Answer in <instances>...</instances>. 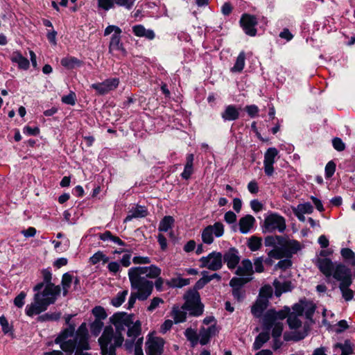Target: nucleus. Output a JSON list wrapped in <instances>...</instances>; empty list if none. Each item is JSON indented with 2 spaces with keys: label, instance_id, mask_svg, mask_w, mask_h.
Masks as SVG:
<instances>
[{
  "label": "nucleus",
  "instance_id": "obj_7",
  "mask_svg": "<svg viewBox=\"0 0 355 355\" xmlns=\"http://www.w3.org/2000/svg\"><path fill=\"white\" fill-rule=\"evenodd\" d=\"M331 277L339 282V284L353 283L355 278V269L352 270L344 263H336Z\"/></svg>",
  "mask_w": 355,
  "mask_h": 355
},
{
  "label": "nucleus",
  "instance_id": "obj_32",
  "mask_svg": "<svg viewBox=\"0 0 355 355\" xmlns=\"http://www.w3.org/2000/svg\"><path fill=\"white\" fill-rule=\"evenodd\" d=\"M251 280V278L240 277H234L230 281V286L232 289L243 288V286Z\"/></svg>",
  "mask_w": 355,
  "mask_h": 355
},
{
  "label": "nucleus",
  "instance_id": "obj_62",
  "mask_svg": "<svg viewBox=\"0 0 355 355\" xmlns=\"http://www.w3.org/2000/svg\"><path fill=\"white\" fill-rule=\"evenodd\" d=\"M104 257V254L103 252L101 251H98L96 252V253H94L90 258H89V262L92 264V265H96L97 264L98 262H100L101 261V259H103V258Z\"/></svg>",
  "mask_w": 355,
  "mask_h": 355
},
{
  "label": "nucleus",
  "instance_id": "obj_49",
  "mask_svg": "<svg viewBox=\"0 0 355 355\" xmlns=\"http://www.w3.org/2000/svg\"><path fill=\"white\" fill-rule=\"evenodd\" d=\"M268 257L276 259H280L283 257H286L284 250L283 248L275 247L274 249L270 250L268 253Z\"/></svg>",
  "mask_w": 355,
  "mask_h": 355
},
{
  "label": "nucleus",
  "instance_id": "obj_51",
  "mask_svg": "<svg viewBox=\"0 0 355 355\" xmlns=\"http://www.w3.org/2000/svg\"><path fill=\"white\" fill-rule=\"evenodd\" d=\"M211 227H212L213 234L216 237H221L224 234V225L221 222H216Z\"/></svg>",
  "mask_w": 355,
  "mask_h": 355
},
{
  "label": "nucleus",
  "instance_id": "obj_35",
  "mask_svg": "<svg viewBox=\"0 0 355 355\" xmlns=\"http://www.w3.org/2000/svg\"><path fill=\"white\" fill-rule=\"evenodd\" d=\"M247 245L251 251H257L262 245V239L253 235L248 239Z\"/></svg>",
  "mask_w": 355,
  "mask_h": 355
},
{
  "label": "nucleus",
  "instance_id": "obj_5",
  "mask_svg": "<svg viewBox=\"0 0 355 355\" xmlns=\"http://www.w3.org/2000/svg\"><path fill=\"white\" fill-rule=\"evenodd\" d=\"M62 288L52 282L46 283L43 293L34 294L33 301L28 304L24 311H46L51 304H53L60 295Z\"/></svg>",
  "mask_w": 355,
  "mask_h": 355
},
{
  "label": "nucleus",
  "instance_id": "obj_36",
  "mask_svg": "<svg viewBox=\"0 0 355 355\" xmlns=\"http://www.w3.org/2000/svg\"><path fill=\"white\" fill-rule=\"evenodd\" d=\"M213 230L211 225L205 227L202 232V241L205 244H211L214 242Z\"/></svg>",
  "mask_w": 355,
  "mask_h": 355
},
{
  "label": "nucleus",
  "instance_id": "obj_45",
  "mask_svg": "<svg viewBox=\"0 0 355 355\" xmlns=\"http://www.w3.org/2000/svg\"><path fill=\"white\" fill-rule=\"evenodd\" d=\"M26 293L21 291L13 300V304L17 309H22L25 304Z\"/></svg>",
  "mask_w": 355,
  "mask_h": 355
},
{
  "label": "nucleus",
  "instance_id": "obj_53",
  "mask_svg": "<svg viewBox=\"0 0 355 355\" xmlns=\"http://www.w3.org/2000/svg\"><path fill=\"white\" fill-rule=\"evenodd\" d=\"M198 338V341L200 342V343L202 345H205L209 341L211 336H209L208 333L205 331V327H202L200 330Z\"/></svg>",
  "mask_w": 355,
  "mask_h": 355
},
{
  "label": "nucleus",
  "instance_id": "obj_42",
  "mask_svg": "<svg viewBox=\"0 0 355 355\" xmlns=\"http://www.w3.org/2000/svg\"><path fill=\"white\" fill-rule=\"evenodd\" d=\"M335 348H339L341 349L342 353L349 355L352 354L353 349L349 340H347L344 343H338L334 345Z\"/></svg>",
  "mask_w": 355,
  "mask_h": 355
},
{
  "label": "nucleus",
  "instance_id": "obj_52",
  "mask_svg": "<svg viewBox=\"0 0 355 355\" xmlns=\"http://www.w3.org/2000/svg\"><path fill=\"white\" fill-rule=\"evenodd\" d=\"M137 299L140 301H144L143 298L139 297V294H137L136 292L132 291L128 299V304L125 305L126 309L129 310L132 309Z\"/></svg>",
  "mask_w": 355,
  "mask_h": 355
},
{
  "label": "nucleus",
  "instance_id": "obj_21",
  "mask_svg": "<svg viewBox=\"0 0 355 355\" xmlns=\"http://www.w3.org/2000/svg\"><path fill=\"white\" fill-rule=\"evenodd\" d=\"M10 60L13 63H17L19 69L28 70L30 67L29 60L23 56L19 51H13Z\"/></svg>",
  "mask_w": 355,
  "mask_h": 355
},
{
  "label": "nucleus",
  "instance_id": "obj_64",
  "mask_svg": "<svg viewBox=\"0 0 355 355\" xmlns=\"http://www.w3.org/2000/svg\"><path fill=\"white\" fill-rule=\"evenodd\" d=\"M135 264H148L151 262V259L148 257L135 256L132 259Z\"/></svg>",
  "mask_w": 355,
  "mask_h": 355
},
{
  "label": "nucleus",
  "instance_id": "obj_54",
  "mask_svg": "<svg viewBox=\"0 0 355 355\" xmlns=\"http://www.w3.org/2000/svg\"><path fill=\"white\" fill-rule=\"evenodd\" d=\"M23 133L27 136H37L40 133V130L37 126L32 128L26 125L23 128Z\"/></svg>",
  "mask_w": 355,
  "mask_h": 355
},
{
  "label": "nucleus",
  "instance_id": "obj_46",
  "mask_svg": "<svg viewBox=\"0 0 355 355\" xmlns=\"http://www.w3.org/2000/svg\"><path fill=\"white\" fill-rule=\"evenodd\" d=\"M103 327V322L101 320L96 319L94 322L91 324V333L94 336H97L101 333Z\"/></svg>",
  "mask_w": 355,
  "mask_h": 355
},
{
  "label": "nucleus",
  "instance_id": "obj_31",
  "mask_svg": "<svg viewBox=\"0 0 355 355\" xmlns=\"http://www.w3.org/2000/svg\"><path fill=\"white\" fill-rule=\"evenodd\" d=\"M245 53L243 51H242L239 53L238 57L236 58V62L234 66L231 68L230 71L233 73L241 72L245 67Z\"/></svg>",
  "mask_w": 355,
  "mask_h": 355
},
{
  "label": "nucleus",
  "instance_id": "obj_58",
  "mask_svg": "<svg viewBox=\"0 0 355 355\" xmlns=\"http://www.w3.org/2000/svg\"><path fill=\"white\" fill-rule=\"evenodd\" d=\"M232 295L238 302H243L245 298V291L243 288L232 289Z\"/></svg>",
  "mask_w": 355,
  "mask_h": 355
},
{
  "label": "nucleus",
  "instance_id": "obj_1",
  "mask_svg": "<svg viewBox=\"0 0 355 355\" xmlns=\"http://www.w3.org/2000/svg\"><path fill=\"white\" fill-rule=\"evenodd\" d=\"M110 320L115 327H106L98 339L102 355H116V348L121 346L124 339L123 332L127 329L128 338L125 343L126 349L134 350L135 355H144L141 336V323L135 320V315L127 312H116Z\"/></svg>",
  "mask_w": 355,
  "mask_h": 355
},
{
  "label": "nucleus",
  "instance_id": "obj_11",
  "mask_svg": "<svg viewBox=\"0 0 355 355\" xmlns=\"http://www.w3.org/2000/svg\"><path fill=\"white\" fill-rule=\"evenodd\" d=\"M119 83L118 78H107L101 83H93L90 85V87L96 91L97 95L103 96L116 89Z\"/></svg>",
  "mask_w": 355,
  "mask_h": 355
},
{
  "label": "nucleus",
  "instance_id": "obj_61",
  "mask_svg": "<svg viewBox=\"0 0 355 355\" xmlns=\"http://www.w3.org/2000/svg\"><path fill=\"white\" fill-rule=\"evenodd\" d=\"M207 284H208V282L206 280L205 277L204 276H202V278H200L196 282L193 287L190 289L193 291L198 292L199 290L205 287V286Z\"/></svg>",
  "mask_w": 355,
  "mask_h": 355
},
{
  "label": "nucleus",
  "instance_id": "obj_19",
  "mask_svg": "<svg viewBox=\"0 0 355 355\" xmlns=\"http://www.w3.org/2000/svg\"><path fill=\"white\" fill-rule=\"evenodd\" d=\"M129 0H98V6L99 8L109 10L114 6V3L119 6H125L130 9L132 4L128 3Z\"/></svg>",
  "mask_w": 355,
  "mask_h": 355
},
{
  "label": "nucleus",
  "instance_id": "obj_43",
  "mask_svg": "<svg viewBox=\"0 0 355 355\" xmlns=\"http://www.w3.org/2000/svg\"><path fill=\"white\" fill-rule=\"evenodd\" d=\"M336 164L334 160L327 162L324 168V176L326 179H330L334 174Z\"/></svg>",
  "mask_w": 355,
  "mask_h": 355
},
{
  "label": "nucleus",
  "instance_id": "obj_50",
  "mask_svg": "<svg viewBox=\"0 0 355 355\" xmlns=\"http://www.w3.org/2000/svg\"><path fill=\"white\" fill-rule=\"evenodd\" d=\"M272 295V289L270 286L265 285L260 289L259 297L269 300Z\"/></svg>",
  "mask_w": 355,
  "mask_h": 355
},
{
  "label": "nucleus",
  "instance_id": "obj_6",
  "mask_svg": "<svg viewBox=\"0 0 355 355\" xmlns=\"http://www.w3.org/2000/svg\"><path fill=\"white\" fill-rule=\"evenodd\" d=\"M261 227L262 232L264 234L272 233L276 230L280 233H283L286 228V219L278 213L270 211L268 215L265 217Z\"/></svg>",
  "mask_w": 355,
  "mask_h": 355
},
{
  "label": "nucleus",
  "instance_id": "obj_16",
  "mask_svg": "<svg viewBox=\"0 0 355 355\" xmlns=\"http://www.w3.org/2000/svg\"><path fill=\"white\" fill-rule=\"evenodd\" d=\"M273 286L275 288V295L279 297L284 293L291 292L294 288V285L289 280L281 282L277 279L273 282Z\"/></svg>",
  "mask_w": 355,
  "mask_h": 355
},
{
  "label": "nucleus",
  "instance_id": "obj_38",
  "mask_svg": "<svg viewBox=\"0 0 355 355\" xmlns=\"http://www.w3.org/2000/svg\"><path fill=\"white\" fill-rule=\"evenodd\" d=\"M328 328L336 333H341L344 331L349 327L348 323L345 320H341L338 322L336 324L331 325L329 323L328 324Z\"/></svg>",
  "mask_w": 355,
  "mask_h": 355
},
{
  "label": "nucleus",
  "instance_id": "obj_28",
  "mask_svg": "<svg viewBox=\"0 0 355 355\" xmlns=\"http://www.w3.org/2000/svg\"><path fill=\"white\" fill-rule=\"evenodd\" d=\"M340 255L345 263L355 267V253L348 248H343L340 250Z\"/></svg>",
  "mask_w": 355,
  "mask_h": 355
},
{
  "label": "nucleus",
  "instance_id": "obj_15",
  "mask_svg": "<svg viewBox=\"0 0 355 355\" xmlns=\"http://www.w3.org/2000/svg\"><path fill=\"white\" fill-rule=\"evenodd\" d=\"M256 223L254 217L250 214H247L239 219V231L241 234H248Z\"/></svg>",
  "mask_w": 355,
  "mask_h": 355
},
{
  "label": "nucleus",
  "instance_id": "obj_40",
  "mask_svg": "<svg viewBox=\"0 0 355 355\" xmlns=\"http://www.w3.org/2000/svg\"><path fill=\"white\" fill-rule=\"evenodd\" d=\"M278 150L275 147L267 149L264 154V162L275 163V157L278 155Z\"/></svg>",
  "mask_w": 355,
  "mask_h": 355
},
{
  "label": "nucleus",
  "instance_id": "obj_41",
  "mask_svg": "<svg viewBox=\"0 0 355 355\" xmlns=\"http://www.w3.org/2000/svg\"><path fill=\"white\" fill-rule=\"evenodd\" d=\"M184 335L187 340L191 342V344L193 347L198 344L199 338L198 334L195 330L191 328H188L186 329Z\"/></svg>",
  "mask_w": 355,
  "mask_h": 355
},
{
  "label": "nucleus",
  "instance_id": "obj_44",
  "mask_svg": "<svg viewBox=\"0 0 355 355\" xmlns=\"http://www.w3.org/2000/svg\"><path fill=\"white\" fill-rule=\"evenodd\" d=\"M148 215V211L145 206L137 205L132 211L135 218H144Z\"/></svg>",
  "mask_w": 355,
  "mask_h": 355
},
{
  "label": "nucleus",
  "instance_id": "obj_17",
  "mask_svg": "<svg viewBox=\"0 0 355 355\" xmlns=\"http://www.w3.org/2000/svg\"><path fill=\"white\" fill-rule=\"evenodd\" d=\"M303 312H285V318H287V322L291 329H297L302 326L301 318Z\"/></svg>",
  "mask_w": 355,
  "mask_h": 355
},
{
  "label": "nucleus",
  "instance_id": "obj_29",
  "mask_svg": "<svg viewBox=\"0 0 355 355\" xmlns=\"http://www.w3.org/2000/svg\"><path fill=\"white\" fill-rule=\"evenodd\" d=\"M214 253L212 255V261L209 262V270L216 271L220 270L223 266V254L221 252H213Z\"/></svg>",
  "mask_w": 355,
  "mask_h": 355
},
{
  "label": "nucleus",
  "instance_id": "obj_18",
  "mask_svg": "<svg viewBox=\"0 0 355 355\" xmlns=\"http://www.w3.org/2000/svg\"><path fill=\"white\" fill-rule=\"evenodd\" d=\"M60 64L67 70H73L82 67L84 62L74 56L68 55L61 59Z\"/></svg>",
  "mask_w": 355,
  "mask_h": 355
},
{
  "label": "nucleus",
  "instance_id": "obj_4",
  "mask_svg": "<svg viewBox=\"0 0 355 355\" xmlns=\"http://www.w3.org/2000/svg\"><path fill=\"white\" fill-rule=\"evenodd\" d=\"M256 318L261 319L264 331L260 333L255 338L253 348L259 349L270 338L269 331L272 329V336L276 341L281 336L283 331V321L285 318V312H253Z\"/></svg>",
  "mask_w": 355,
  "mask_h": 355
},
{
  "label": "nucleus",
  "instance_id": "obj_8",
  "mask_svg": "<svg viewBox=\"0 0 355 355\" xmlns=\"http://www.w3.org/2000/svg\"><path fill=\"white\" fill-rule=\"evenodd\" d=\"M184 303L182 306V311H203L204 304L201 302L199 292L189 289L184 295Z\"/></svg>",
  "mask_w": 355,
  "mask_h": 355
},
{
  "label": "nucleus",
  "instance_id": "obj_20",
  "mask_svg": "<svg viewBox=\"0 0 355 355\" xmlns=\"http://www.w3.org/2000/svg\"><path fill=\"white\" fill-rule=\"evenodd\" d=\"M121 33H119L118 34L114 33L111 38L109 44V51H112V50L119 51L121 52L123 55H127V51L123 47V44L121 42Z\"/></svg>",
  "mask_w": 355,
  "mask_h": 355
},
{
  "label": "nucleus",
  "instance_id": "obj_27",
  "mask_svg": "<svg viewBox=\"0 0 355 355\" xmlns=\"http://www.w3.org/2000/svg\"><path fill=\"white\" fill-rule=\"evenodd\" d=\"M301 249L300 243L297 240H289L286 248H283L286 258H291Z\"/></svg>",
  "mask_w": 355,
  "mask_h": 355
},
{
  "label": "nucleus",
  "instance_id": "obj_23",
  "mask_svg": "<svg viewBox=\"0 0 355 355\" xmlns=\"http://www.w3.org/2000/svg\"><path fill=\"white\" fill-rule=\"evenodd\" d=\"M41 312H26L27 315L30 317L33 318L35 315H37L36 320L38 322H46V321H53L57 320L60 317V312H54L52 313H45L42 315H39Z\"/></svg>",
  "mask_w": 355,
  "mask_h": 355
},
{
  "label": "nucleus",
  "instance_id": "obj_63",
  "mask_svg": "<svg viewBox=\"0 0 355 355\" xmlns=\"http://www.w3.org/2000/svg\"><path fill=\"white\" fill-rule=\"evenodd\" d=\"M132 32L137 37H144L146 35V28L143 25H135L132 27Z\"/></svg>",
  "mask_w": 355,
  "mask_h": 355
},
{
  "label": "nucleus",
  "instance_id": "obj_60",
  "mask_svg": "<svg viewBox=\"0 0 355 355\" xmlns=\"http://www.w3.org/2000/svg\"><path fill=\"white\" fill-rule=\"evenodd\" d=\"M291 258H286L285 259L280 260L276 265V267L279 268L282 270H286L292 266V261L290 259Z\"/></svg>",
  "mask_w": 355,
  "mask_h": 355
},
{
  "label": "nucleus",
  "instance_id": "obj_9",
  "mask_svg": "<svg viewBox=\"0 0 355 355\" xmlns=\"http://www.w3.org/2000/svg\"><path fill=\"white\" fill-rule=\"evenodd\" d=\"M258 24V19L255 15L243 13L239 20V25L243 32L248 36L254 37L257 34L256 26Z\"/></svg>",
  "mask_w": 355,
  "mask_h": 355
},
{
  "label": "nucleus",
  "instance_id": "obj_14",
  "mask_svg": "<svg viewBox=\"0 0 355 355\" xmlns=\"http://www.w3.org/2000/svg\"><path fill=\"white\" fill-rule=\"evenodd\" d=\"M239 107L235 105H228L225 106L223 112L220 113L221 118L224 121H233L239 118Z\"/></svg>",
  "mask_w": 355,
  "mask_h": 355
},
{
  "label": "nucleus",
  "instance_id": "obj_55",
  "mask_svg": "<svg viewBox=\"0 0 355 355\" xmlns=\"http://www.w3.org/2000/svg\"><path fill=\"white\" fill-rule=\"evenodd\" d=\"M332 146L335 150L338 152L343 151L345 149V144L339 137H334L332 139Z\"/></svg>",
  "mask_w": 355,
  "mask_h": 355
},
{
  "label": "nucleus",
  "instance_id": "obj_30",
  "mask_svg": "<svg viewBox=\"0 0 355 355\" xmlns=\"http://www.w3.org/2000/svg\"><path fill=\"white\" fill-rule=\"evenodd\" d=\"M73 277L69 272H65L62 275L61 279V286L63 296H67L69 293V289L70 288L73 282Z\"/></svg>",
  "mask_w": 355,
  "mask_h": 355
},
{
  "label": "nucleus",
  "instance_id": "obj_2",
  "mask_svg": "<svg viewBox=\"0 0 355 355\" xmlns=\"http://www.w3.org/2000/svg\"><path fill=\"white\" fill-rule=\"evenodd\" d=\"M73 315H67L65 318L66 324L69 327L64 329L55 338V343L59 344L60 348L65 352L71 354L75 351V355H91L84 352L89 349V333L85 322L81 324L76 334L75 325L70 323Z\"/></svg>",
  "mask_w": 355,
  "mask_h": 355
},
{
  "label": "nucleus",
  "instance_id": "obj_37",
  "mask_svg": "<svg viewBox=\"0 0 355 355\" xmlns=\"http://www.w3.org/2000/svg\"><path fill=\"white\" fill-rule=\"evenodd\" d=\"M352 284V283L339 284V288L342 293L343 297L346 301L351 300L354 297V292L352 289L349 288V286Z\"/></svg>",
  "mask_w": 355,
  "mask_h": 355
},
{
  "label": "nucleus",
  "instance_id": "obj_24",
  "mask_svg": "<svg viewBox=\"0 0 355 355\" xmlns=\"http://www.w3.org/2000/svg\"><path fill=\"white\" fill-rule=\"evenodd\" d=\"M316 305L313 301L304 297L293 306L292 311H315Z\"/></svg>",
  "mask_w": 355,
  "mask_h": 355
},
{
  "label": "nucleus",
  "instance_id": "obj_47",
  "mask_svg": "<svg viewBox=\"0 0 355 355\" xmlns=\"http://www.w3.org/2000/svg\"><path fill=\"white\" fill-rule=\"evenodd\" d=\"M77 98L74 92L71 91L69 94L62 97L61 101L67 105H74L76 103Z\"/></svg>",
  "mask_w": 355,
  "mask_h": 355
},
{
  "label": "nucleus",
  "instance_id": "obj_48",
  "mask_svg": "<svg viewBox=\"0 0 355 355\" xmlns=\"http://www.w3.org/2000/svg\"><path fill=\"white\" fill-rule=\"evenodd\" d=\"M0 324L2 331L5 334L12 335V327L9 324L8 320L3 316L0 317Z\"/></svg>",
  "mask_w": 355,
  "mask_h": 355
},
{
  "label": "nucleus",
  "instance_id": "obj_26",
  "mask_svg": "<svg viewBox=\"0 0 355 355\" xmlns=\"http://www.w3.org/2000/svg\"><path fill=\"white\" fill-rule=\"evenodd\" d=\"M98 238L102 241H111L113 243L121 245V246H126L127 244L123 241H122L119 236L113 235V234L109 231L106 230L103 233H100L98 234Z\"/></svg>",
  "mask_w": 355,
  "mask_h": 355
},
{
  "label": "nucleus",
  "instance_id": "obj_13",
  "mask_svg": "<svg viewBox=\"0 0 355 355\" xmlns=\"http://www.w3.org/2000/svg\"><path fill=\"white\" fill-rule=\"evenodd\" d=\"M223 258L230 270L236 268L241 261L239 252L235 247H231L225 251L223 254Z\"/></svg>",
  "mask_w": 355,
  "mask_h": 355
},
{
  "label": "nucleus",
  "instance_id": "obj_10",
  "mask_svg": "<svg viewBox=\"0 0 355 355\" xmlns=\"http://www.w3.org/2000/svg\"><path fill=\"white\" fill-rule=\"evenodd\" d=\"M155 331L148 334L146 343L147 355H161L163 351L164 340L160 337L155 336Z\"/></svg>",
  "mask_w": 355,
  "mask_h": 355
},
{
  "label": "nucleus",
  "instance_id": "obj_57",
  "mask_svg": "<svg viewBox=\"0 0 355 355\" xmlns=\"http://www.w3.org/2000/svg\"><path fill=\"white\" fill-rule=\"evenodd\" d=\"M245 111L248 113L250 117L254 118L259 114V109L256 105H246L244 108Z\"/></svg>",
  "mask_w": 355,
  "mask_h": 355
},
{
  "label": "nucleus",
  "instance_id": "obj_39",
  "mask_svg": "<svg viewBox=\"0 0 355 355\" xmlns=\"http://www.w3.org/2000/svg\"><path fill=\"white\" fill-rule=\"evenodd\" d=\"M128 293V291L127 290L119 292L117 295L111 300V304L114 307H119L124 302Z\"/></svg>",
  "mask_w": 355,
  "mask_h": 355
},
{
  "label": "nucleus",
  "instance_id": "obj_34",
  "mask_svg": "<svg viewBox=\"0 0 355 355\" xmlns=\"http://www.w3.org/2000/svg\"><path fill=\"white\" fill-rule=\"evenodd\" d=\"M175 223V219L171 216H165L159 222L158 230L159 232H167Z\"/></svg>",
  "mask_w": 355,
  "mask_h": 355
},
{
  "label": "nucleus",
  "instance_id": "obj_22",
  "mask_svg": "<svg viewBox=\"0 0 355 355\" xmlns=\"http://www.w3.org/2000/svg\"><path fill=\"white\" fill-rule=\"evenodd\" d=\"M254 272L252 261L248 259H244L241 261V266L236 270L235 274L240 277L251 276Z\"/></svg>",
  "mask_w": 355,
  "mask_h": 355
},
{
  "label": "nucleus",
  "instance_id": "obj_56",
  "mask_svg": "<svg viewBox=\"0 0 355 355\" xmlns=\"http://www.w3.org/2000/svg\"><path fill=\"white\" fill-rule=\"evenodd\" d=\"M302 214H311L313 212V207L310 202L299 204L297 207Z\"/></svg>",
  "mask_w": 355,
  "mask_h": 355
},
{
  "label": "nucleus",
  "instance_id": "obj_59",
  "mask_svg": "<svg viewBox=\"0 0 355 355\" xmlns=\"http://www.w3.org/2000/svg\"><path fill=\"white\" fill-rule=\"evenodd\" d=\"M263 262V257H257L256 259H254V271L256 272L261 273L264 271V266Z\"/></svg>",
  "mask_w": 355,
  "mask_h": 355
},
{
  "label": "nucleus",
  "instance_id": "obj_25",
  "mask_svg": "<svg viewBox=\"0 0 355 355\" xmlns=\"http://www.w3.org/2000/svg\"><path fill=\"white\" fill-rule=\"evenodd\" d=\"M180 274H178V277H173L171 278L169 280L166 281V284L168 286V288H182L185 286H187L190 284V279H184L180 277Z\"/></svg>",
  "mask_w": 355,
  "mask_h": 355
},
{
  "label": "nucleus",
  "instance_id": "obj_12",
  "mask_svg": "<svg viewBox=\"0 0 355 355\" xmlns=\"http://www.w3.org/2000/svg\"><path fill=\"white\" fill-rule=\"evenodd\" d=\"M313 263L320 272L326 277L329 278L331 277L335 269L336 263H334L330 258L318 257L313 261Z\"/></svg>",
  "mask_w": 355,
  "mask_h": 355
},
{
  "label": "nucleus",
  "instance_id": "obj_3",
  "mask_svg": "<svg viewBox=\"0 0 355 355\" xmlns=\"http://www.w3.org/2000/svg\"><path fill=\"white\" fill-rule=\"evenodd\" d=\"M161 272V268L155 264L130 268L128 270V277L131 289L136 291L141 298L147 300L154 288L153 282L148 279L157 277Z\"/></svg>",
  "mask_w": 355,
  "mask_h": 355
},
{
  "label": "nucleus",
  "instance_id": "obj_33",
  "mask_svg": "<svg viewBox=\"0 0 355 355\" xmlns=\"http://www.w3.org/2000/svg\"><path fill=\"white\" fill-rule=\"evenodd\" d=\"M268 300L258 296L256 302L251 306L250 311H275V309H267Z\"/></svg>",
  "mask_w": 355,
  "mask_h": 355
}]
</instances>
